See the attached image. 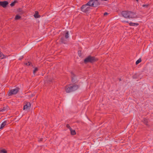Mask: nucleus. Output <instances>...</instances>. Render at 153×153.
<instances>
[{"label": "nucleus", "instance_id": "obj_19", "mask_svg": "<svg viewBox=\"0 0 153 153\" xmlns=\"http://www.w3.org/2000/svg\"><path fill=\"white\" fill-rule=\"evenodd\" d=\"M141 61V60L140 59H139L136 62V65H137L139 63H140Z\"/></svg>", "mask_w": 153, "mask_h": 153}, {"label": "nucleus", "instance_id": "obj_18", "mask_svg": "<svg viewBox=\"0 0 153 153\" xmlns=\"http://www.w3.org/2000/svg\"><path fill=\"white\" fill-rule=\"evenodd\" d=\"M17 2V1H14L12 3L10 4V5L11 6V7H13V6L15 4V3H16V2Z\"/></svg>", "mask_w": 153, "mask_h": 153}, {"label": "nucleus", "instance_id": "obj_4", "mask_svg": "<svg viewBox=\"0 0 153 153\" xmlns=\"http://www.w3.org/2000/svg\"><path fill=\"white\" fill-rule=\"evenodd\" d=\"M95 58L94 57L89 56L84 60V62L85 63H87L88 62H93L95 61Z\"/></svg>", "mask_w": 153, "mask_h": 153}, {"label": "nucleus", "instance_id": "obj_30", "mask_svg": "<svg viewBox=\"0 0 153 153\" xmlns=\"http://www.w3.org/2000/svg\"><path fill=\"white\" fill-rule=\"evenodd\" d=\"M97 0H96V1H97ZM97 4V3H96V4Z\"/></svg>", "mask_w": 153, "mask_h": 153}, {"label": "nucleus", "instance_id": "obj_27", "mask_svg": "<svg viewBox=\"0 0 153 153\" xmlns=\"http://www.w3.org/2000/svg\"><path fill=\"white\" fill-rule=\"evenodd\" d=\"M123 22H125V21H123Z\"/></svg>", "mask_w": 153, "mask_h": 153}, {"label": "nucleus", "instance_id": "obj_17", "mask_svg": "<svg viewBox=\"0 0 153 153\" xmlns=\"http://www.w3.org/2000/svg\"><path fill=\"white\" fill-rule=\"evenodd\" d=\"M38 70V68L36 67L34 68V70H33V73L34 74H35V73Z\"/></svg>", "mask_w": 153, "mask_h": 153}, {"label": "nucleus", "instance_id": "obj_5", "mask_svg": "<svg viewBox=\"0 0 153 153\" xmlns=\"http://www.w3.org/2000/svg\"><path fill=\"white\" fill-rule=\"evenodd\" d=\"M19 89L18 88H16L8 92L9 96H10L16 94L18 92Z\"/></svg>", "mask_w": 153, "mask_h": 153}, {"label": "nucleus", "instance_id": "obj_7", "mask_svg": "<svg viewBox=\"0 0 153 153\" xmlns=\"http://www.w3.org/2000/svg\"><path fill=\"white\" fill-rule=\"evenodd\" d=\"M31 105L29 102H27L25 103V105L24 106L23 110H25L30 109V108Z\"/></svg>", "mask_w": 153, "mask_h": 153}, {"label": "nucleus", "instance_id": "obj_16", "mask_svg": "<svg viewBox=\"0 0 153 153\" xmlns=\"http://www.w3.org/2000/svg\"><path fill=\"white\" fill-rule=\"evenodd\" d=\"M0 153H7V152L5 149H3L0 151Z\"/></svg>", "mask_w": 153, "mask_h": 153}, {"label": "nucleus", "instance_id": "obj_21", "mask_svg": "<svg viewBox=\"0 0 153 153\" xmlns=\"http://www.w3.org/2000/svg\"><path fill=\"white\" fill-rule=\"evenodd\" d=\"M69 34L68 31H67L65 34V37L66 38H68L69 37Z\"/></svg>", "mask_w": 153, "mask_h": 153}, {"label": "nucleus", "instance_id": "obj_11", "mask_svg": "<svg viewBox=\"0 0 153 153\" xmlns=\"http://www.w3.org/2000/svg\"><path fill=\"white\" fill-rule=\"evenodd\" d=\"M70 131H71V134L72 135H75L76 134V133L75 130H73L72 129H71L70 130Z\"/></svg>", "mask_w": 153, "mask_h": 153}, {"label": "nucleus", "instance_id": "obj_9", "mask_svg": "<svg viewBox=\"0 0 153 153\" xmlns=\"http://www.w3.org/2000/svg\"><path fill=\"white\" fill-rule=\"evenodd\" d=\"M34 16L35 18H38L40 17V16L39 15L38 12L37 11L35 12V13L34 15Z\"/></svg>", "mask_w": 153, "mask_h": 153}, {"label": "nucleus", "instance_id": "obj_24", "mask_svg": "<svg viewBox=\"0 0 153 153\" xmlns=\"http://www.w3.org/2000/svg\"><path fill=\"white\" fill-rule=\"evenodd\" d=\"M148 6V5H143V7H144L147 8Z\"/></svg>", "mask_w": 153, "mask_h": 153}, {"label": "nucleus", "instance_id": "obj_14", "mask_svg": "<svg viewBox=\"0 0 153 153\" xmlns=\"http://www.w3.org/2000/svg\"><path fill=\"white\" fill-rule=\"evenodd\" d=\"M25 64L27 66H29L30 65L32 66H33V65H32V63L30 62H28L25 63Z\"/></svg>", "mask_w": 153, "mask_h": 153}, {"label": "nucleus", "instance_id": "obj_22", "mask_svg": "<svg viewBox=\"0 0 153 153\" xmlns=\"http://www.w3.org/2000/svg\"><path fill=\"white\" fill-rule=\"evenodd\" d=\"M66 127L70 129V130L71 129H72L71 128V127L68 124H67V125H66Z\"/></svg>", "mask_w": 153, "mask_h": 153}, {"label": "nucleus", "instance_id": "obj_1", "mask_svg": "<svg viewBox=\"0 0 153 153\" xmlns=\"http://www.w3.org/2000/svg\"><path fill=\"white\" fill-rule=\"evenodd\" d=\"M122 14L123 16L126 18H133L136 17V14L131 12L125 11L122 12Z\"/></svg>", "mask_w": 153, "mask_h": 153}, {"label": "nucleus", "instance_id": "obj_6", "mask_svg": "<svg viewBox=\"0 0 153 153\" xmlns=\"http://www.w3.org/2000/svg\"><path fill=\"white\" fill-rule=\"evenodd\" d=\"M96 3V0H90L87 3V5H88L91 8L95 7L94 5Z\"/></svg>", "mask_w": 153, "mask_h": 153}, {"label": "nucleus", "instance_id": "obj_12", "mask_svg": "<svg viewBox=\"0 0 153 153\" xmlns=\"http://www.w3.org/2000/svg\"><path fill=\"white\" fill-rule=\"evenodd\" d=\"M6 56L0 51V59L5 58Z\"/></svg>", "mask_w": 153, "mask_h": 153}, {"label": "nucleus", "instance_id": "obj_3", "mask_svg": "<svg viewBox=\"0 0 153 153\" xmlns=\"http://www.w3.org/2000/svg\"><path fill=\"white\" fill-rule=\"evenodd\" d=\"M91 8L87 4L82 5L81 7V10L83 13H88Z\"/></svg>", "mask_w": 153, "mask_h": 153}, {"label": "nucleus", "instance_id": "obj_10", "mask_svg": "<svg viewBox=\"0 0 153 153\" xmlns=\"http://www.w3.org/2000/svg\"><path fill=\"white\" fill-rule=\"evenodd\" d=\"M6 121H5L4 122H3L1 124L0 128L2 129L3 128L4 126L6 125Z\"/></svg>", "mask_w": 153, "mask_h": 153}, {"label": "nucleus", "instance_id": "obj_20", "mask_svg": "<svg viewBox=\"0 0 153 153\" xmlns=\"http://www.w3.org/2000/svg\"><path fill=\"white\" fill-rule=\"evenodd\" d=\"M129 24L131 26H135V25H138V24H135L133 23H130Z\"/></svg>", "mask_w": 153, "mask_h": 153}, {"label": "nucleus", "instance_id": "obj_2", "mask_svg": "<svg viewBox=\"0 0 153 153\" xmlns=\"http://www.w3.org/2000/svg\"><path fill=\"white\" fill-rule=\"evenodd\" d=\"M78 88V86L77 85L73 86L69 85L65 86V89L66 92L67 93H69L77 90Z\"/></svg>", "mask_w": 153, "mask_h": 153}, {"label": "nucleus", "instance_id": "obj_28", "mask_svg": "<svg viewBox=\"0 0 153 153\" xmlns=\"http://www.w3.org/2000/svg\"><path fill=\"white\" fill-rule=\"evenodd\" d=\"M136 1H138V0H136Z\"/></svg>", "mask_w": 153, "mask_h": 153}, {"label": "nucleus", "instance_id": "obj_25", "mask_svg": "<svg viewBox=\"0 0 153 153\" xmlns=\"http://www.w3.org/2000/svg\"><path fill=\"white\" fill-rule=\"evenodd\" d=\"M6 110V108H5L4 107L1 110V111H4V110Z\"/></svg>", "mask_w": 153, "mask_h": 153}, {"label": "nucleus", "instance_id": "obj_26", "mask_svg": "<svg viewBox=\"0 0 153 153\" xmlns=\"http://www.w3.org/2000/svg\"><path fill=\"white\" fill-rule=\"evenodd\" d=\"M108 14V13H105L104 14V15H107Z\"/></svg>", "mask_w": 153, "mask_h": 153}, {"label": "nucleus", "instance_id": "obj_8", "mask_svg": "<svg viewBox=\"0 0 153 153\" xmlns=\"http://www.w3.org/2000/svg\"><path fill=\"white\" fill-rule=\"evenodd\" d=\"M9 3L7 1H0V6H2L4 8L7 7L8 4Z\"/></svg>", "mask_w": 153, "mask_h": 153}, {"label": "nucleus", "instance_id": "obj_23", "mask_svg": "<svg viewBox=\"0 0 153 153\" xmlns=\"http://www.w3.org/2000/svg\"><path fill=\"white\" fill-rule=\"evenodd\" d=\"M34 96V94H31L30 95L29 97H30V98H31V97H33Z\"/></svg>", "mask_w": 153, "mask_h": 153}, {"label": "nucleus", "instance_id": "obj_13", "mask_svg": "<svg viewBox=\"0 0 153 153\" xmlns=\"http://www.w3.org/2000/svg\"><path fill=\"white\" fill-rule=\"evenodd\" d=\"M21 18V16L19 15H16L15 18V19L16 20H17L20 19Z\"/></svg>", "mask_w": 153, "mask_h": 153}, {"label": "nucleus", "instance_id": "obj_15", "mask_svg": "<svg viewBox=\"0 0 153 153\" xmlns=\"http://www.w3.org/2000/svg\"><path fill=\"white\" fill-rule=\"evenodd\" d=\"M17 11L18 12L21 13V14H23L24 13V11L22 9H21L20 8H19L17 10Z\"/></svg>", "mask_w": 153, "mask_h": 153}, {"label": "nucleus", "instance_id": "obj_29", "mask_svg": "<svg viewBox=\"0 0 153 153\" xmlns=\"http://www.w3.org/2000/svg\"><path fill=\"white\" fill-rule=\"evenodd\" d=\"M98 4V5H99V4Z\"/></svg>", "mask_w": 153, "mask_h": 153}]
</instances>
